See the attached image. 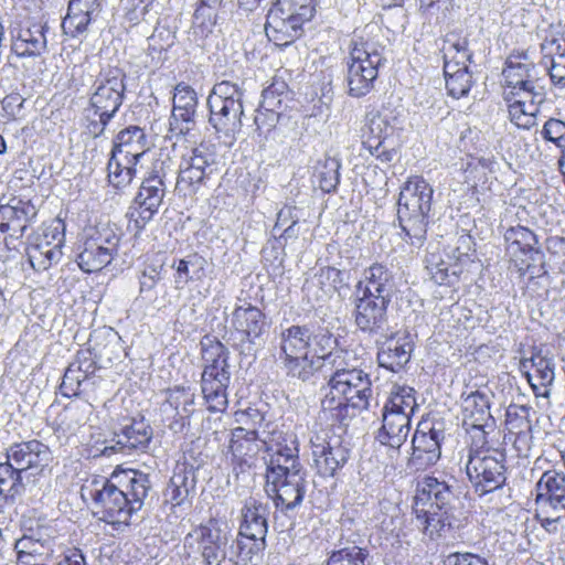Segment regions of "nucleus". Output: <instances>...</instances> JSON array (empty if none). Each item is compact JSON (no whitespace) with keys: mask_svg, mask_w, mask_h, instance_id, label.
<instances>
[{"mask_svg":"<svg viewBox=\"0 0 565 565\" xmlns=\"http://www.w3.org/2000/svg\"><path fill=\"white\" fill-rule=\"evenodd\" d=\"M151 490L149 476L134 469L115 470L110 477L93 476L82 487L109 524H130Z\"/></svg>","mask_w":565,"mask_h":565,"instance_id":"nucleus-1","label":"nucleus"},{"mask_svg":"<svg viewBox=\"0 0 565 565\" xmlns=\"http://www.w3.org/2000/svg\"><path fill=\"white\" fill-rule=\"evenodd\" d=\"M463 507L455 484L449 481L427 476L417 483L413 513L417 529L430 540L458 529L463 518Z\"/></svg>","mask_w":565,"mask_h":565,"instance_id":"nucleus-2","label":"nucleus"},{"mask_svg":"<svg viewBox=\"0 0 565 565\" xmlns=\"http://www.w3.org/2000/svg\"><path fill=\"white\" fill-rule=\"evenodd\" d=\"M433 195V186L419 175L409 178L399 191L397 221L412 245L422 246L426 241Z\"/></svg>","mask_w":565,"mask_h":565,"instance_id":"nucleus-3","label":"nucleus"},{"mask_svg":"<svg viewBox=\"0 0 565 565\" xmlns=\"http://www.w3.org/2000/svg\"><path fill=\"white\" fill-rule=\"evenodd\" d=\"M328 392L321 399L323 411L337 412V419L351 407L359 412L366 411L373 398L370 374L358 367L337 369L329 377Z\"/></svg>","mask_w":565,"mask_h":565,"instance_id":"nucleus-4","label":"nucleus"},{"mask_svg":"<svg viewBox=\"0 0 565 565\" xmlns=\"http://www.w3.org/2000/svg\"><path fill=\"white\" fill-rule=\"evenodd\" d=\"M206 105L209 124L217 139L232 146L243 127L244 89L234 82H217L207 96Z\"/></svg>","mask_w":565,"mask_h":565,"instance_id":"nucleus-5","label":"nucleus"},{"mask_svg":"<svg viewBox=\"0 0 565 565\" xmlns=\"http://www.w3.org/2000/svg\"><path fill=\"white\" fill-rule=\"evenodd\" d=\"M126 75L118 68L100 74L93 85L89 104L84 110L86 134L93 138L104 135L108 124L122 105Z\"/></svg>","mask_w":565,"mask_h":565,"instance_id":"nucleus-6","label":"nucleus"},{"mask_svg":"<svg viewBox=\"0 0 565 565\" xmlns=\"http://www.w3.org/2000/svg\"><path fill=\"white\" fill-rule=\"evenodd\" d=\"M385 46L372 40L352 41L347 62V93L353 98L370 94L379 77L380 68L385 64Z\"/></svg>","mask_w":565,"mask_h":565,"instance_id":"nucleus-7","label":"nucleus"},{"mask_svg":"<svg viewBox=\"0 0 565 565\" xmlns=\"http://www.w3.org/2000/svg\"><path fill=\"white\" fill-rule=\"evenodd\" d=\"M415 390L411 386L394 384L382 414L383 425L379 440L393 449H399L411 431V420L418 407Z\"/></svg>","mask_w":565,"mask_h":565,"instance_id":"nucleus-8","label":"nucleus"},{"mask_svg":"<svg viewBox=\"0 0 565 565\" xmlns=\"http://www.w3.org/2000/svg\"><path fill=\"white\" fill-rule=\"evenodd\" d=\"M147 148V136L138 126H129L117 134L107 164L108 181L114 188L122 189L131 183L136 164Z\"/></svg>","mask_w":565,"mask_h":565,"instance_id":"nucleus-9","label":"nucleus"},{"mask_svg":"<svg viewBox=\"0 0 565 565\" xmlns=\"http://www.w3.org/2000/svg\"><path fill=\"white\" fill-rule=\"evenodd\" d=\"M7 460L10 468L19 476V498L29 492L31 498L40 501L45 492L50 490V482L45 478L36 479L33 484L23 483L22 472L32 468L43 469L52 461V451L50 447L38 439L14 443L6 450Z\"/></svg>","mask_w":565,"mask_h":565,"instance_id":"nucleus-10","label":"nucleus"},{"mask_svg":"<svg viewBox=\"0 0 565 565\" xmlns=\"http://www.w3.org/2000/svg\"><path fill=\"white\" fill-rule=\"evenodd\" d=\"M228 349L220 341L203 349L205 366L201 376V390L211 412H222L227 406V387L231 382Z\"/></svg>","mask_w":565,"mask_h":565,"instance_id":"nucleus-11","label":"nucleus"},{"mask_svg":"<svg viewBox=\"0 0 565 565\" xmlns=\"http://www.w3.org/2000/svg\"><path fill=\"white\" fill-rule=\"evenodd\" d=\"M466 475L479 495L502 489L507 481L505 455L500 451L469 450Z\"/></svg>","mask_w":565,"mask_h":565,"instance_id":"nucleus-12","label":"nucleus"},{"mask_svg":"<svg viewBox=\"0 0 565 565\" xmlns=\"http://www.w3.org/2000/svg\"><path fill=\"white\" fill-rule=\"evenodd\" d=\"M167 162L158 160L152 164L147 177L143 178L139 191L134 200L135 207H130L128 216L137 232L143 230L146 224L158 213L166 196Z\"/></svg>","mask_w":565,"mask_h":565,"instance_id":"nucleus-13","label":"nucleus"},{"mask_svg":"<svg viewBox=\"0 0 565 565\" xmlns=\"http://www.w3.org/2000/svg\"><path fill=\"white\" fill-rule=\"evenodd\" d=\"M241 514L238 532L241 539L236 540L237 553L250 559L266 546L269 507L255 498H248L244 502Z\"/></svg>","mask_w":565,"mask_h":565,"instance_id":"nucleus-14","label":"nucleus"},{"mask_svg":"<svg viewBox=\"0 0 565 565\" xmlns=\"http://www.w3.org/2000/svg\"><path fill=\"white\" fill-rule=\"evenodd\" d=\"M65 223L61 218H55L42 235H36L29 241L25 253L35 271H45L61 260L62 247L65 243Z\"/></svg>","mask_w":565,"mask_h":565,"instance_id":"nucleus-15","label":"nucleus"},{"mask_svg":"<svg viewBox=\"0 0 565 565\" xmlns=\"http://www.w3.org/2000/svg\"><path fill=\"white\" fill-rule=\"evenodd\" d=\"M352 317L358 331L369 338L385 337L390 331L388 307L392 301L353 292Z\"/></svg>","mask_w":565,"mask_h":565,"instance_id":"nucleus-16","label":"nucleus"},{"mask_svg":"<svg viewBox=\"0 0 565 565\" xmlns=\"http://www.w3.org/2000/svg\"><path fill=\"white\" fill-rule=\"evenodd\" d=\"M46 23L14 21L9 26L10 51L19 58H35L47 51Z\"/></svg>","mask_w":565,"mask_h":565,"instance_id":"nucleus-17","label":"nucleus"},{"mask_svg":"<svg viewBox=\"0 0 565 565\" xmlns=\"http://www.w3.org/2000/svg\"><path fill=\"white\" fill-rule=\"evenodd\" d=\"M307 477L306 469L273 477L266 480L265 490L275 507L288 513L302 503L309 483Z\"/></svg>","mask_w":565,"mask_h":565,"instance_id":"nucleus-18","label":"nucleus"},{"mask_svg":"<svg viewBox=\"0 0 565 565\" xmlns=\"http://www.w3.org/2000/svg\"><path fill=\"white\" fill-rule=\"evenodd\" d=\"M194 533L203 565H237L234 557L227 555L230 533L221 527L218 521L210 520Z\"/></svg>","mask_w":565,"mask_h":565,"instance_id":"nucleus-19","label":"nucleus"},{"mask_svg":"<svg viewBox=\"0 0 565 565\" xmlns=\"http://www.w3.org/2000/svg\"><path fill=\"white\" fill-rule=\"evenodd\" d=\"M310 444L313 467L320 477H334L349 460L350 449L340 436L326 439L316 435Z\"/></svg>","mask_w":565,"mask_h":565,"instance_id":"nucleus-20","label":"nucleus"},{"mask_svg":"<svg viewBox=\"0 0 565 565\" xmlns=\"http://www.w3.org/2000/svg\"><path fill=\"white\" fill-rule=\"evenodd\" d=\"M394 127L380 114L370 117L362 128V146L382 163H390L396 157L393 146Z\"/></svg>","mask_w":565,"mask_h":565,"instance_id":"nucleus-21","label":"nucleus"},{"mask_svg":"<svg viewBox=\"0 0 565 565\" xmlns=\"http://www.w3.org/2000/svg\"><path fill=\"white\" fill-rule=\"evenodd\" d=\"M153 430L143 418H131L122 424L119 431L115 433L110 446H106L102 454L110 456L115 452L131 455L134 452H145L152 440Z\"/></svg>","mask_w":565,"mask_h":565,"instance_id":"nucleus-22","label":"nucleus"},{"mask_svg":"<svg viewBox=\"0 0 565 565\" xmlns=\"http://www.w3.org/2000/svg\"><path fill=\"white\" fill-rule=\"evenodd\" d=\"M196 92L186 83L174 86L173 107L169 119L170 131L175 136H188L196 127Z\"/></svg>","mask_w":565,"mask_h":565,"instance_id":"nucleus-23","label":"nucleus"},{"mask_svg":"<svg viewBox=\"0 0 565 565\" xmlns=\"http://www.w3.org/2000/svg\"><path fill=\"white\" fill-rule=\"evenodd\" d=\"M444 431L434 426L419 424L412 439V455L408 466L415 470H425L435 465L441 455V441Z\"/></svg>","mask_w":565,"mask_h":565,"instance_id":"nucleus-24","label":"nucleus"},{"mask_svg":"<svg viewBox=\"0 0 565 565\" xmlns=\"http://www.w3.org/2000/svg\"><path fill=\"white\" fill-rule=\"evenodd\" d=\"M3 201L4 198L0 200V231L9 232L10 239H19L35 218L38 210L30 200L13 196Z\"/></svg>","mask_w":565,"mask_h":565,"instance_id":"nucleus-25","label":"nucleus"},{"mask_svg":"<svg viewBox=\"0 0 565 565\" xmlns=\"http://www.w3.org/2000/svg\"><path fill=\"white\" fill-rule=\"evenodd\" d=\"M396 291L395 275L391 267L375 262L365 267L353 292L392 301Z\"/></svg>","mask_w":565,"mask_h":565,"instance_id":"nucleus-26","label":"nucleus"},{"mask_svg":"<svg viewBox=\"0 0 565 565\" xmlns=\"http://www.w3.org/2000/svg\"><path fill=\"white\" fill-rule=\"evenodd\" d=\"M246 416L253 422L252 428L236 427L232 430L230 439V451L233 460L236 461L241 468L244 465L250 466L249 460L256 457L260 450L259 436L256 429L257 425L264 422V415L257 409L248 408Z\"/></svg>","mask_w":565,"mask_h":565,"instance_id":"nucleus-27","label":"nucleus"},{"mask_svg":"<svg viewBox=\"0 0 565 565\" xmlns=\"http://www.w3.org/2000/svg\"><path fill=\"white\" fill-rule=\"evenodd\" d=\"M305 19L270 8L265 23V32L269 41L277 46H288L303 34Z\"/></svg>","mask_w":565,"mask_h":565,"instance_id":"nucleus-28","label":"nucleus"},{"mask_svg":"<svg viewBox=\"0 0 565 565\" xmlns=\"http://www.w3.org/2000/svg\"><path fill=\"white\" fill-rule=\"evenodd\" d=\"M379 338L380 339H376V344L379 347V365L388 371L397 373L411 360L412 352L414 350V343L411 339V335H388V332H386L385 337Z\"/></svg>","mask_w":565,"mask_h":565,"instance_id":"nucleus-29","label":"nucleus"},{"mask_svg":"<svg viewBox=\"0 0 565 565\" xmlns=\"http://www.w3.org/2000/svg\"><path fill=\"white\" fill-rule=\"evenodd\" d=\"M526 60V54L510 55L503 70L507 86L511 88V95L544 93L543 87L537 84L535 77V65L531 62H521Z\"/></svg>","mask_w":565,"mask_h":565,"instance_id":"nucleus-30","label":"nucleus"},{"mask_svg":"<svg viewBox=\"0 0 565 565\" xmlns=\"http://www.w3.org/2000/svg\"><path fill=\"white\" fill-rule=\"evenodd\" d=\"M102 12L100 0H70L62 29L71 38H79L88 32Z\"/></svg>","mask_w":565,"mask_h":565,"instance_id":"nucleus-31","label":"nucleus"},{"mask_svg":"<svg viewBox=\"0 0 565 565\" xmlns=\"http://www.w3.org/2000/svg\"><path fill=\"white\" fill-rule=\"evenodd\" d=\"M503 238L509 255L527 257V269L536 262L543 264L544 254L539 246V238L530 228L522 225L510 226L503 232Z\"/></svg>","mask_w":565,"mask_h":565,"instance_id":"nucleus-32","label":"nucleus"},{"mask_svg":"<svg viewBox=\"0 0 565 565\" xmlns=\"http://www.w3.org/2000/svg\"><path fill=\"white\" fill-rule=\"evenodd\" d=\"M491 396L488 392L476 390L469 393H462L460 397V407L462 414V425L466 429H481L493 424V417L490 413Z\"/></svg>","mask_w":565,"mask_h":565,"instance_id":"nucleus-33","label":"nucleus"},{"mask_svg":"<svg viewBox=\"0 0 565 565\" xmlns=\"http://www.w3.org/2000/svg\"><path fill=\"white\" fill-rule=\"evenodd\" d=\"M231 324L241 334L242 342L250 344H255L268 327L264 312L248 302L235 307Z\"/></svg>","mask_w":565,"mask_h":565,"instance_id":"nucleus-34","label":"nucleus"},{"mask_svg":"<svg viewBox=\"0 0 565 565\" xmlns=\"http://www.w3.org/2000/svg\"><path fill=\"white\" fill-rule=\"evenodd\" d=\"M535 505L565 509V473L561 470L544 471L535 484Z\"/></svg>","mask_w":565,"mask_h":565,"instance_id":"nucleus-35","label":"nucleus"},{"mask_svg":"<svg viewBox=\"0 0 565 565\" xmlns=\"http://www.w3.org/2000/svg\"><path fill=\"white\" fill-rule=\"evenodd\" d=\"M196 476L193 466L178 463L164 490V501L173 507L183 504L194 493Z\"/></svg>","mask_w":565,"mask_h":565,"instance_id":"nucleus-36","label":"nucleus"},{"mask_svg":"<svg viewBox=\"0 0 565 565\" xmlns=\"http://www.w3.org/2000/svg\"><path fill=\"white\" fill-rule=\"evenodd\" d=\"M313 339L312 329L307 326H281L279 333V359L311 352Z\"/></svg>","mask_w":565,"mask_h":565,"instance_id":"nucleus-37","label":"nucleus"},{"mask_svg":"<svg viewBox=\"0 0 565 565\" xmlns=\"http://www.w3.org/2000/svg\"><path fill=\"white\" fill-rule=\"evenodd\" d=\"M510 93L505 94L504 99L509 102L510 120L519 128L530 129L535 125L536 115L540 111L539 106L544 103V93L527 94L530 100H512Z\"/></svg>","mask_w":565,"mask_h":565,"instance_id":"nucleus-38","label":"nucleus"},{"mask_svg":"<svg viewBox=\"0 0 565 565\" xmlns=\"http://www.w3.org/2000/svg\"><path fill=\"white\" fill-rule=\"evenodd\" d=\"M280 360L286 375L291 380H297L302 383L310 382L323 366L320 358L311 352L296 354Z\"/></svg>","mask_w":565,"mask_h":565,"instance_id":"nucleus-39","label":"nucleus"},{"mask_svg":"<svg viewBox=\"0 0 565 565\" xmlns=\"http://www.w3.org/2000/svg\"><path fill=\"white\" fill-rule=\"evenodd\" d=\"M113 259L107 247L103 248L85 237L76 260L83 271L96 273L109 265Z\"/></svg>","mask_w":565,"mask_h":565,"instance_id":"nucleus-40","label":"nucleus"},{"mask_svg":"<svg viewBox=\"0 0 565 565\" xmlns=\"http://www.w3.org/2000/svg\"><path fill=\"white\" fill-rule=\"evenodd\" d=\"M207 262L204 257L192 254L186 258L173 262L172 268H175V288L181 289L191 280H200L205 276V266Z\"/></svg>","mask_w":565,"mask_h":565,"instance_id":"nucleus-41","label":"nucleus"},{"mask_svg":"<svg viewBox=\"0 0 565 565\" xmlns=\"http://www.w3.org/2000/svg\"><path fill=\"white\" fill-rule=\"evenodd\" d=\"M109 343L105 344L103 349L98 344L93 345L86 350H79L76 354L75 361L70 365L75 366V370L84 375V379L93 380V375L97 369V363L106 359L108 362L113 361V358L108 355Z\"/></svg>","mask_w":565,"mask_h":565,"instance_id":"nucleus-42","label":"nucleus"},{"mask_svg":"<svg viewBox=\"0 0 565 565\" xmlns=\"http://www.w3.org/2000/svg\"><path fill=\"white\" fill-rule=\"evenodd\" d=\"M341 161L337 158L327 157L319 161L315 168V178L319 188L326 192H334L340 183Z\"/></svg>","mask_w":565,"mask_h":565,"instance_id":"nucleus-43","label":"nucleus"},{"mask_svg":"<svg viewBox=\"0 0 565 565\" xmlns=\"http://www.w3.org/2000/svg\"><path fill=\"white\" fill-rule=\"evenodd\" d=\"M426 269L437 285L452 286L459 280L457 265L448 264L438 254L426 257Z\"/></svg>","mask_w":565,"mask_h":565,"instance_id":"nucleus-44","label":"nucleus"},{"mask_svg":"<svg viewBox=\"0 0 565 565\" xmlns=\"http://www.w3.org/2000/svg\"><path fill=\"white\" fill-rule=\"evenodd\" d=\"M532 367L535 370L533 382L537 384V390L534 391L535 395L548 397L551 393L548 387L553 384L555 379L553 361L540 354H534Z\"/></svg>","mask_w":565,"mask_h":565,"instance_id":"nucleus-45","label":"nucleus"},{"mask_svg":"<svg viewBox=\"0 0 565 565\" xmlns=\"http://www.w3.org/2000/svg\"><path fill=\"white\" fill-rule=\"evenodd\" d=\"M327 565H371L370 552L358 545L345 546L332 551Z\"/></svg>","mask_w":565,"mask_h":565,"instance_id":"nucleus-46","label":"nucleus"},{"mask_svg":"<svg viewBox=\"0 0 565 565\" xmlns=\"http://www.w3.org/2000/svg\"><path fill=\"white\" fill-rule=\"evenodd\" d=\"M209 174L203 170L189 166L186 162L181 161L179 174L177 179V190L184 195L193 194L203 184Z\"/></svg>","mask_w":565,"mask_h":565,"instance_id":"nucleus-47","label":"nucleus"},{"mask_svg":"<svg viewBox=\"0 0 565 565\" xmlns=\"http://www.w3.org/2000/svg\"><path fill=\"white\" fill-rule=\"evenodd\" d=\"M265 463L266 480L305 469L299 458H294L290 454L281 455L271 452L269 458L265 460Z\"/></svg>","mask_w":565,"mask_h":565,"instance_id":"nucleus-48","label":"nucleus"},{"mask_svg":"<svg viewBox=\"0 0 565 565\" xmlns=\"http://www.w3.org/2000/svg\"><path fill=\"white\" fill-rule=\"evenodd\" d=\"M19 476L8 463H0V509L6 504H13L19 498Z\"/></svg>","mask_w":565,"mask_h":565,"instance_id":"nucleus-49","label":"nucleus"},{"mask_svg":"<svg viewBox=\"0 0 565 565\" xmlns=\"http://www.w3.org/2000/svg\"><path fill=\"white\" fill-rule=\"evenodd\" d=\"M85 237H87L96 245L107 247L108 254L115 257L118 253V247L120 243V235L116 233L114 228L108 225H100L94 228H89Z\"/></svg>","mask_w":565,"mask_h":565,"instance_id":"nucleus-50","label":"nucleus"},{"mask_svg":"<svg viewBox=\"0 0 565 565\" xmlns=\"http://www.w3.org/2000/svg\"><path fill=\"white\" fill-rule=\"evenodd\" d=\"M90 384H95V381L84 379V375L75 370V366L68 365L60 385V391L63 396H77L87 391Z\"/></svg>","mask_w":565,"mask_h":565,"instance_id":"nucleus-51","label":"nucleus"},{"mask_svg":"<svg viewBox=\"0 0 565 565\" xmlns=\"http://www.w3.org/2000/svg\"><path fill=\"white\" fill-rule=\"evenodd\" d=\"M530 406L511 404L505 411V425L510 433L522 434L530 429Z\"/></svg>","mask_w":565,"mask_h":565,"instance_id":"nucleus-52","label":"nucleus"},{"mask_svg":"<svg viewBox=\"0 0 565 565\" xmlns=\"http://www.w3.org/2000/svg\"><path fill=\"white\" fill-rule=\"evenodd\" d=\"M553 46H556L555 56L551 61V67L548 70L551 81L553 84L561 87L565 86V50H562V45L558 40L553 39L548 43L542 45L543 50L553 51Z\"/></svg>","mask_w":565,"mask_h":565,"instance_id":"nucleus-53","label":"nucleus"},{"mask_svg":"<svg viewBox=\"0 0 565 565\" xmlns=\"http://www.w3.org/2000/svg\"><path fill=\"white\" fill-rule=\"evenodd\" d=\"M535 519L540 525L550 534H556L563 529L565 521V509L558 510L553 508L535 509Z\"/></svg>","mask_w":565,"mask_h":565,"instance_id":"nucleus-54","label":"nucleus"},{"mask_svg":"<svg viewBox=\"0 0 565 565\" xmlns=\"http://www.w3.org/2000/svg\"><path fill=\"white\" fill-rule=\"evenodd\" d=\"M182 161L196 169L203 170L204 173L210 175L213 172V167L216 164V154L210 147L200 145L192 149L189 157L184 156Z\"/></svg>","mask_w":565,"mask_h":565,"instance_id":"nucleus-55","label":"nucleus"},{"mask_svg":"<svg viewBox=\"0 0 565 565\" xmlns=\"http://www.w3.org/2000/svg\"><path fill=\"white\" fill-rule=\"evenodd\" d=\"M271 8L297 17L301 14V19L307 21L313 18L316 11L313 0H276Z\"/></svg>","mask_w":565,"mask_h":565,"instance_id":"nucleus-56","label":"nucleus"},{"mask_svg":"<svg viewBox=\"0 0 565 565\" xmlns=\"http://www.w3.org/2000/svg\"><path fill=\"white\" fill-rule=\"evenodd\" d=\"M46 540L34 534L23 535L15 542L18 562L24 563V558H33L34 554L41 553Z\"/></svg>","mask_w":565,"mask_h":565,"instance_id":"nucleus-57","label":"nucleus"},{"mask_svg":"<svg viewBox=\"0 0 565 565\" xmlns=\"http://www.w3.org/2000/svg\"><path fill=\"white\" fill-rule=\"evenodd\" d=\"M472 86V75L469 70H462L457 75L447 77L446 88L448 94L454 98H460L470 92Z\"/></svg>","mask_w":565,"mask_h":565,"instance_id":"nucleus-58","label":"nucleus"},{"mask_svg":"<svg viewBox=\"0 0 565 565\" xmlns=\"http://www.w3.org/2000/svg\"><path fill=\"white\" fill-rule=\"evenodd\" d=\"M541 134L546 141L553 142L565 150V121L550 118L545 121Z\"/></svg>","mask_w":565,"mask_h":565,"instance_id":"nucleus-59","label":"nucleus"},{"mask_svg":"<svg viewBox=\"0 0 565 565\" xmlns=\"http://www.w3.org/2000/svg\"><path fill=\"white\" fill-rule=\"evenodd\" d=\"M449 44L447 47H444V57L457 60L462 64L472 63L473 53L469 50V42L466 38L458 39L455 42H450L447 40Z\"/></svg>","mask_w":565,"mask_h":565,"instance_id":"nucleus-60","label":"nucleus"},{"mask_svg":"<svg viewBox=\"0 0 565 565\" xmlns=\"http://www.w3.org/2000/svg\"><path fill=\"white\" fill-rule=\"evenodd\" d=\"M285 88V84H273L265 88L262 94V102L259 107L267 111L280 113L282 105L281 92Z\"/></svg>","mask_w":565,"mask_h":565,"instance_id":"nucleus-61","label":"nucleus"},{"mask_svg":"<svg viewBox=\"0 0 565 565\" xmlns=\"http://www.w3.org/2000/svg\"><path fill=\"white\" fill-rule=\"evenodd\" d=\"M164 267L161 265H148L139 277L140 294L151 291L158 281L163 278Z\"/></svg>","mask_w":565,"mask_h":565,"instance_id":"nucleus-62","label":"nucleus"},{"mask_svg":"<svg viewBox=\"0 0 565 565\" xmlns=\"http://www.w3.org/2000/svg\"><path fill=\"white\" fill-rule=\"evenodd\" d=\"M334 343L335 339L329 333L313 334L311 353L317 354L324 364V361L330 358Z\"/></svg>","mask_w":565,"mask_h":565,"instance_id":"nucleus-63","label":"nucleus"},{"mask_svg":"<svg viewBox=\"0 0 565 565\" xmlns=\"http://www.w3.org/2000/svg\"><path fill=\"white\" fill-rule=\"evenodd\" d=\"M445 565H490L488 559L470 552L450 553L444 561Z\"/></svg>","mask_w":565,"mask_h":565,"instance_id":"nucleus-64","label":"nucleus"}]
</instances>
